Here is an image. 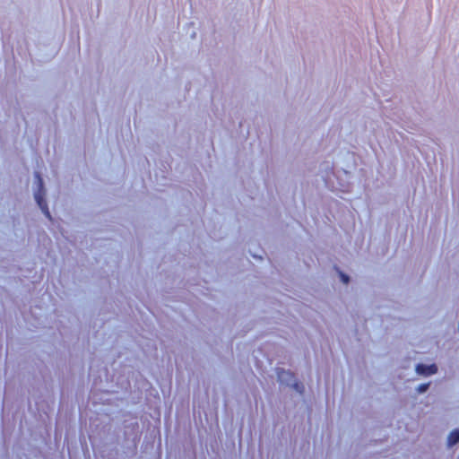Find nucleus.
<instances>
[{"label":"nucleus","instance_id":"412c9836","mask_svg":"<svg viewBox=\"0 0 459 459\" xmlns=\"http://www.w3.org/2000/svg\"><path fill=\"white\" fill-rule=\"evenodd\" d=\"M94 112L96 113V116L99 117V112L96 107V104L94 103Z\"/></svg>","mask_w":459,"mask_h":459},{"label":"nucleus","instance_id":"dca6fc26","mask_svg":"<svg viewBox=\"0 0 459 459\" xmlns=\"http://www.w3.org/2000/svg\"><path fill=\"white\" fill-rule=\"evenodd\" d=\"M419 152H420V156L423 158V160H425V162L429 168V172L433 173L434 171H433V168H432V165L430 164V162L427 160V158L423 157V154L420 152V150H419Z\"/></svg>","mask_w":459,"mask_h":459},{"label":"nucleus","instance_id":"7ed1b4c3","mask_svg":"<svg viewBox=\"0 0 459 459\" xmlns=\"http://www.w3.org/2000/svg\"><path fill=\"white\" fill-rule=\"evenodd\" d=\"M43 174H34V180L32 183V194L34 201L37 206L39 208L44 216L50 221H53V217L48 208L47 201L48 190L43 178Z\"/></svg>","mask_w":459,"mask_h":459},{"label":"nucleus","instance_id":"c756f323","mask_svg":"<svg viewBox=\"0 0 459 459\" xmlns=\"http://www.w3.org/2000/svg\"><path fill=\"white\" fill-rule=\"evenodd\" d=\"M82 159H83V160H85V152H83V154H82Z\"/></svg>","mask_w":459,"mask_h":459},{"label":"nucleus","instance_id":"2eb2a0df","mask_svg":"<svg viewBox=\"0 0 459 459\" xmlns=\"http://www.w3.org/2000/svg\"><path fill=\"white\" fill-rule=\"evenodd\" d=\"M331 176H333L334 178H337L339 179V174H336V173H333V174H325V177H323V179L327 182L328 180H331L332 178Z\"/></svg>","mask_w":459,"mask_h":459},{"label":"nucleus","instance_id":"4468645a","mask_svg":"<svg viewBox=\"0 0 459 459\" xmlns=\"http://www.w3.org/2000/svg\"><path fill=\"white\" fill-rule=\"evenodd\" d=\"M18 116H20L25 121V117L22 111L19 103L17 102V107L14 108V117L17 118Z\"/></svg>","mask_w":459,"mask_h":459},{"label":"nucleus","instance_id":"9b49d317","mask_svg":"<svg viewBox=\"0 0 459 459\" xmlns=\"http://www.w3.org/2000/svg\"><path fill=\"white\" fill-rule=\"evenodd\" d=\"M338 276H339L340 281L342 283L348 285L351 282V276L339 269H338Z\"/></svg>","mask_w":459,"mask_h":459},{"label":"nucleus","instance_id":"393cba45","mask_svg":"<svg viewBox=\"0 0 459 459\" xmlns=\"http://www.w3.org/2000/svg\"><path fill=\"white\" fill-rule=\"evenodd\" d=\"M2 44H3V48H4L5 47V42H4V37L2 38Z\"/></svg>","mask_w":459,"mask_h":459},{"label":"nucleus","instance_id":"9d476101","mask_svg":"<svg viewBox=\"0 0 459 459\" xmlns=\"http://www.w3.org/2000/svg\"><path fill=\"white\" fill-rule=\"evenodd\" d=\"M459 444V428L454 429L447 437L446 446L448 448H453Z\"/></svg>","mask_w":459,"mask_h":459},{"label":"nucleus","instance_id":"39448f33","mask_svg":"<svg viewBox=\"0 0 459 459\" xmlns=\"http://www.w3.org/2000/svg\"><path fill=\"white\" fill-rule=\"evenodd\" d=\"M402 172H426L420 157L411 150L401 152Z\"/></svg>","mask_w":459,"mask_h":459},{"label":"nucleus","instance_id":"6e6552de","mask_svg":"<svg viewBox=\"0 0 459 459\" xmlns=\"http://www.w3.org/2000/svg\"><path fill=\"white\" fill-rule=\"evenodd\" d=\"M438 371V367L436 363L425 364L422 362L417 363L415 366V372L417 375L421 377H430L437 374Z\"/></svg>","mask_w":459,"mask_h":459},{"label":"nucleus","instance_id":"423d86ee","mask_svg":"<svg viewBox=\"0 0 459 459\" xmlns=\"http://www.w3.org/2000/svg\"><path fill=\"white\" fill-rule=\"evenodd\" d=\"M247 153L237 152L233 158L234 172H254L253 162L249 161L248 169H246Z\"/></svg>","mask_w":459,"mask_h":459},{"label":"nucleus","instance_id":"4be33fe9","mask_svg":"<svg viewBox=\"0 0 459 459\" xmlns=\"http://www.w3.org/2000/svg\"><path fill=\"white\" fill-rule=\"evenodd\" d=\"M85 166H86V169H87L86 172H91V170H90V169L88 168L87 164H85ZM83 172H85V170H84ZM91 172H96V170H95V169H92V170H91Z\"/></svg>","mask_w":459,"mask_h":459},{"label":"nucleus","instance_id":"cd10ccee","mask_svg":"<svg viewBox=\"0 0 459 459\" xmlns=\"http://www.w3.org/2000/svg\"><path fill=\"white\" fill-rule=\"evenodd\" d=\"M148 175H149L150 179H151V180H152V173H149Z\"/></svg>","mask_w":459,"mask_h":459},{"label":"nucleus","instance_id":"20e7f679","mask_svg":"<svg viewBox=\"0 0 459 459\" xmlns=\"http://www.w3.org/2000/svg\"><path fill=\"white\" fill-rule=\"evenodd\" d=\"M277 381L281 385L292 388L299 395H303L306 392L304 384L299 380L295 372L290 369L277 367L275 368Z\"/></svg>","mask_w":459,"mask_h":459},{"label":"nucleus","instance_id":"f257e3e1","mask_svg":"<svg viewBox=\"0 0 459 459\" xmlns=\"http://www.w3.org/2000/svg\"><path fill=\"white\" fill-rule=\"evenodd\" d=\"M383 169L380 155L371 147V152L364 150L363 153L342 149L332 160H323L317 172H382Z\"/></svg>","mask_w":459,"mask_h":459},{"label":"nucleus","instance_id":"f03ea898","mask_svg":"<svg viewBox=\"0 0 459 459\" xmlns=\"http://www.w3.org/2000/svg\"><path fill=\"white\" fill-rule=\"evenodd\" d=\"M144 160L148 164L144 172H172L173 159L169 152L153 150Z\"/></svg>","mask_w":459,"mask_h":459},{"label":"nucleus","instance_id":"1a4fd4ad","mask_svg":"<svg viewBox=\"0 0 459 459\" xmlns=\"http://www.w3.org/2000/svg\"><path fill=\"white\" fill-rule=\"evenodd\" d=\"M54 39V34L51 30H45L38 36L37 46L49 47Z\"/></svg>","mask_w":459,"mask_h":459},{"label":"nucleus","instance_id":"f3484780","mask_svg":"<svg viewBox=\"0 0 459 459\" xmlns=\"http://www.w3.org/2000/svg\"><path fill=\"white\" fill-rule=\"evenodd\" d=\"M57 52H58V50H57V49H56V50H54V51L50 54V58L55 57V56H56Z\"/></svg>","mask_w":459,"mask_h":459},{"label":"nucleus","instance_id":"b1692460","mask_svg":"<svg viewBox=\"0 0 459 459\" xmlns=\"http://www.w3.org/2000/svg\"><path fill=\"white\" fill-rule=\"evenodd\" d=\"M195 171H194V169H192V172H196V173H199V172H200V170H199L196 167L195 168Z\"/></svg>","mask_w":459,"mask_h":459},{"label":"nucleus","instance_id":"a878e982","mask_svg":"<svg viewBox=\"0 0 459 459\" xmlns=\"http://www.w3.org/2000/svg\"><path fill=\"white\" fill-rule=\"evenodd\" d=\"M191 85V82H187L186 85V90H187V87L189 86L190 87Z\"/></svg>","mask_w":459,"mask_h":459},{"label":"nucleus","instance_id":"aec40b11","mask_svg":"<svg viewBox=\"0 0 459 459\" xmlns=\"http://www.w3.org/2000/svg\"><path fill=\"white\" fill-rule=\"evenodd\" d=\"M22 172H26V173L30 172L29 167L24 166V170Z\"/></svg>","mask_w":459,"mask_h":459},{"label":"nucleus","instance_id":"c85d7f7f","mask_svg":"<svg viewBox=\"0 0 459 459\" xmlns=\"http://www.w3.org/2000/svg\"><path fill=\"white\" fill-rule=\"evenodd\" d=\"M302 172L306 173V172H312V171L310 169H307V170H303Z\"/></svg>","mask_w":459,"mask_h":459},{"label":"nucleus","instance_id":"ddd939ff","mask_svg":"<svg viewBox=\"0 0 459 459\" xmlns=\"http://www.w3.org/2000/svg\"><path fill=\"white\" fill-rule=\"evenodd\" d=\"M186 26L188 28H192V31L189 32L190 39H195L196 36H197V32L195 30V22H189L186 23Z\"/></svg>","mask_w":459,"mask_h":459},{"label":"nucleus","instance_id":"5701e85b","mask_svg":"<svg viewBox=\"0 0 459 459\" xmlns=\"http://www.w3.org/2000/svg\"><path fill=\"white\" fill-rule=\"evenodd\" d=\"M153 176H154L155 179L158 180V178H159L160 174L155 173V174H153Z\"/></svg>","mask_w":459,"mask_h":459},{"label":"nucleus","instance_id":"a211bd4d","mask_svg":"<svg viewBox=\"0 0 459 459\" xmlns=\"http://www.w3.org/2000/svg\"><path fill=\"white\" fill-rule=\"evenodd\" d=\"M259 172H266V173H269V172H273V170H272V171H270V170H269V169H268V167H266V168H265V169H260V170H259Z\"/></svg>","mask_w":459,"mask_h":459},{"label":"nucleus","instance_id":"0eeeda50","mask_svg":"<svg viewBox=\"0 0 459 459\" xmlns=\"http://www.w3.org/2000/svg\"><path fill=\"white\" fill-rule=\"evenodd\" d=\"M27 142L30 145L32 158L35 160L36 162V167L33 169L31 172H42L40 166L43 165V160L40 152L38 150V139H33L32 137H30L28 138Z\"/></svg>","mask_w":459,"mask_h":459},{"label":"nucleus","instance_id":"7c9ffc66","mask_svg":"<svg viewBox=\"0 0 459 459\" xmlns=\"http://www.w3.org/2000/svg\"><path fill=\"white\" fill-rule=\"evenodd\" d=\"M126 168H124L123 173H126Z\"/></svg>","mask_w":459,"mask_h":459},{"label":"nucleus","instance_id":"f8f14e48","mask_svg":"<svg viewBox=\"0 0 459 459\" xmlns=\"http://www.w3.org/2000/svg\"><path fill=\"white\" fill-rule=\"evenodd\" d=\"M430 385L431 382L422 383L416 387V391L418 394H425L429 391Z\"/></svg>","mask_w":459,"mask_h":459},{"label":"nucleus","instance_id":"bb28decb","mask_svg":"<svg viewBox=\"0 0 459 459\" xmlns=\"http://www.w3.org/2000/svg\"><path fill=\"white\" fill-rule=\"evenodd\" d=\"M50 172L55 173V172H58V171L56 169H51Z\"/></svg>","mask_w":459,"mask_h":459},{"label":"nucleus","instance_id":"6ab92c4d","mask_svg":"<svg viewBox=\"0 0 459 459\" xmlns=\"http://www.w3.org/2000/svg\"><path fill=\"white\" fill-rule=\"evenodd\" d=\"M11 56L13 58V60L14 61V54H13V46H11Z\"/></svg>","mask_w":459,"mask_h":459}]
</instances>
